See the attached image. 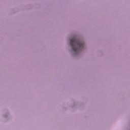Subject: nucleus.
<instances>
[{"instance_id":"1","label":"nucleus","mask_w":130,"mask_h":130,"mask_svg":"<svg viewBox=\"0 0 130 130\" xmlns=\"http://www.w3.org/2000/svg\"><path fill=\"white\" fill-rule=\"evenodd\" d=\"M70 43L73 50L76 53L81 51V50L84 48V43L76 39V37L73 38L70 40Z\"/></svg>"}]
</instances>
